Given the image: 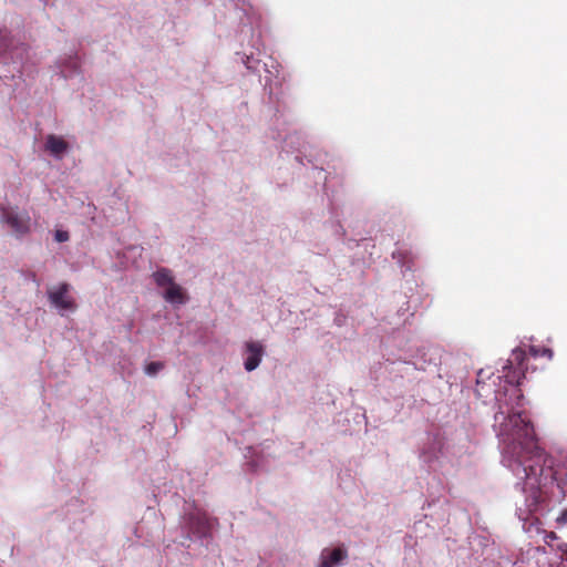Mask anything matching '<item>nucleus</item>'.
I'll use <instances>...</instances> for the list:
<instances>
[{
    "label": "nucleus",
    "instance_id": "obj_1",
    "mask_svg": "<svg viewBox=\"0 0 567 567\" xmlns=\"http://www.w3.org/2000/svg\"><path fill=\"white\" fill-rule=\"evenodd\" d=\"M495 421L504 460L514 474L524 480L528 511H536L543 501L542 489L553 482L554 473L551 466H545L546 456L537 444L534 426L522 412L504 411L502 405Z\"/></svg>",
    "mask_w": 567,
    "mask_h": 567
},
{
    "label": "nucleus",
    "instance_id": "obj_2",
    "mask_svg": "<svg viewBox=\"0 0 567 567\" xmlns=\"http://www.w3.org/2000/svg\"><path fill=\"white\" fill-rule=\"evenodd\" d=\"M526 359V352L523 349L516 348L512 351L511 359L503 367L502 378H504L506 383L516 386L520 385L522 379L525 378Z\"/></svg>",
    "mask_w": 567,
    "mask_h": 567
},
{
    "label": "nucleus",
    "instance_id": "obj_3",
    "mask_svg": "<svg viewBox=\"0 0 567 567\" xmlns=\"http://www.w3.org/2000/svg\"><path fill=\"white\" fill-rule=\"evenodd\" d=\"M0 220L6 223L17 237H22L30 233L31 218L27 212L19 213L17 209L1 205Z\"/></svg>",
    "mask_w": 567,
    "mask_h": 567
},
{
    "label": "nucleus",
    "instance_id": "obj_4",
    "mask_svg": "<svg viewBox=\"0 0 567 567\" xmlns=\"http://www.w3.org/2000/svg\"><path fill=\"white\" fill-rule=\"evenodd\" d=\"M70 285L66 282L61 284L56 289L48 292L50 302L61 310H74L76 305L69 297Z\"/></svg>",
    "mask_w": 567,
    "mask_h": 567
},
{
    "label": "nucleus",
    "instance_id": "obj_5",
    "mask_svg": "<svg viewBox=\"0 0 567 567\" xmlns=\"http://www.w3.org/2000/svg\"><path fill=\"white\" fill-rule=\"evenodd\" d=\"M246 352L247 357L245 360V369L247 371H252L259 365L261 361L264 347L259 342L250 341L246 343Z\"/></svg>",
    "mask_w": 567,
    "mask_h": 567
},
{
    "label": "nucleus",
    "instance_id": "obj_6",
    "mask_svg": "<svg viewBox=\"0 0 567 567\" xmlns=\"http://www.w3.org/2000/svg\"><path fill=\"white\" fill-rule=\"evenodd\" d=\"M348 557V551L343 547H336L333 549L324 548L321 551L319 567H334L342 563Z\"/></svg>",
    "mask_w": 567,
    "mask_h": 567
},
{
    "label": "nucleus",
    "instance_id": "obj_7",
    "mask_svg": "<svg viewBox=\"0 0 567 567\" xmlns=\"http://www.w3.org/2000/svg\"><path fill=\"white\" fill-rule=\"evenodd\" d=\"M69 145L68 143L60 136L54 134H49L45 140V150L49 151L55 157L61 158L62 155L66 152Z\"/></svg>",
    "mask_w": 567,
    "mask_h": 567
},
{
    "label": "nucleus",
    "instance_id": "obj_8",
    "mask_svg": "<svg viewBox=\"0 0 567 567\" xmlns=\"http://www.w3.org/2000/svg\"><path fill=\"white\" fill-rule=\"evenodd\" d=\"M164 298L173 303H185L186 295L183 291L182 287L176 285L175 282L171 285L165 291Z\"/></svg>",
    "mask_w": 567,
    "mask_h": 567
},
{
    "label": "nucleus",
    "instance_id": "obj_9",
    "mask_svg": "<svg viewBox=\"0 0 567 567\" xmlns=\"http://www.w3.org/2000/svg\"><path fill=\"white\" fill-rule=\"evenodd\" d=\"M153 278L157 286L164 287L168 286L171 287L172 284H174V278L172 276V272L167 268H161L153 274Z\"/></svg>",
    "mask_w": 567,
    "mask_h": 567
},
{
    "label": "nucleus",
    "instance_id": "obj_10",
    "mask_svg": "<svg viewBox=\"0 0 567 567\" xmlns=\"http://www.w3.org/2000/svg\"><path fill=\"white\" fill-rule=\"evenodd\" d=\"M164 368V363L163 362H159V361H153V362H150L146 367H145V372L148 374V375H155L158 371H161L162 369Z\"/></svg>",
    "mask_w": 567,
    "mask_h": 567
},
{
    "label": "nucleus",
    "instance_id": "obj_11",
    "mask_svg": "<svg viewBox=\"0 0 567 567\" xmlns=\"http://www.w3.org/2000/svg\"><path fill=\"white\" fill-rule=\"evenodd\" d=\"M532 355L534 357H548L549 359L553 357V351L548 348H537L530 347L529 349Z\"/></svg>",
    "mask_w": 567,
    "mask_h": 567
},
{
    "label": "nucleus",
    "instance_id": "obj_12",
    "mask_svg": "<svg viewBox=\"0 0 567 567\" xmlns=\"http://www.w3.org/2000/svg\"><path fill=\"white\" fill-rule=\"evenodd\" d=\"M54 238L58 243H64L69 240L70 236L69 233L65 230H56L54 234Z\"/></svg>",
    "mask_w": 567,
    "mask_h": 567
},
{
    "label": "nucleus",
    "instance_id": "obj_13",
    "mask_svg": "<svg viewBox=\"0 0 567 567\" xmlns=\"http://www.w3.org/2000/svg\"><path fill=\"white\" fill-rule=\"evenodd\" d=\"M557 538V535L555 532H549L546 534L545 536V542L548 544L549 542L554 540Z\"/></svg>",
    "mask_w": 567,
    "mask_h": 567
},
{
    "label": "nucleus",
    "instance_id": "obj_14",
    "mask_svg": "<svg viewBox=\"0 0 567 567\" xmlns=\"http://www.w3.org/2000/svg\"><path fill=\"white\" fill-rule=\"evenodd\" d=\"M517 392V400L520 401L523 399V394L520 393V390H515Z\"/></svg>",
    "mask_w": 567,
    "mask_h": 567
}]
</instances>
